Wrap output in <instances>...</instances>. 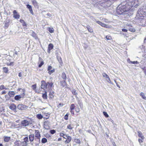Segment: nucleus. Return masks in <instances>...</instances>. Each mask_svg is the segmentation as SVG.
Masks as SVG:
<instances>
[{"label":"nucleus","instance_id":"obj_1","mask_svg":"<svg viewBox=\"0 0 146 146\" xmlns=\"http://www.w3.org/2000/svg\"><path fill=\"white\" fill-rule=\"evenodd\" d=\"M125 2L122 3L117 7V12L119 14H122L123 12L129 10L133 7H136L139 3L137 0H127Z\"/></svg>","mask_w":146,"mask_h":146},{"label":"nucleus","instance_id":"obj_2","mask_svg":"<svg viewBox=\"0 0 146 146\" xmlns=\"http://www.w3.org/2000/svg\"><path fill=\"white\" fill-rule=\"evenodd\" d=\"M145 15H146V5L142 7L138 10L136 19L138 21H140L141 23H145L146 22V19H144Z\"/></svg>","mask_w":146,"mask_h":146},{"label":"nucleus","instance_id":"obj_3","mask_svg":"<svg viewBox=\"0 0 146 146\" xmlns=\"http://www.w3.org/2000/svg\"><path fill=\"white\" fill-rule=\"evenodd\" d=\"M21 123L22 126L26 127L28 126L30 123L29 121L26 120H24L21 121Z\"/></svg>","mask_w":146,"mask_h":146},{"label":"nucleus","instance_id":"obj_4","mask_svg":"<svg viewBox=\"0 0 146 146\" xmlns=\"http://www.w3.org/2000/svg\"><path fill=\"white\" fill-rule=\"evenodd\" d=\"M25 95V94L24 92H23L22 94H21L20 95L16 96L15 97V99L16 100H19L20 99L24 98Z\"/></svg>","mask_w":146,"mask_h":146},{"label":"nucleus","instance_id":"obj_5","mask_svg":"<svg viewBox=\"0 0 146 146\" xmlns=\"http://www.w3.org/2000/svg\"><path fill=\"white\" fill-rule=\"evenodd\" d=\"M17 108L19 110H24L27 109V107L23 104H19L17 106Z\"/></svg>","mask_w":146,"mask_h":146},{"label":"nucleus","instance_id":"obj_6","mask_svg":"<svg viewBox=\"0 0 146 146\" xmlns=\"http://www.w3.org/2000/svg\"><path fill=\"white\" fill-rule=\"evenodd\" d=\"M47 70L48 71V73L50 75L54 72H55L54 69L52 67L50 66H48Z\"/></svg>","mask_w":146,"mask_h":146},{"label":"nucleus","instance_id":"obj_7","mask_svg":"<svg viewBox=\"0 0 146 146\" xmlns=\"http://www.w3.org/2000/svg\"><path fill=\"white\" fill-rule=\"evenodd\" d=\"M13 17L15 19H19V18L20 15L16 11V10H14L13 11Z\"/></svg>","mask_w":146,"mask_h":146},{"label":"nucleus","instance_id":"obj_8","mask_svg":"<svg viewBox=\"0 0 146 146\" xmlns=\"http://www.w3.org/2000/svg\"><path fill=\"white\" fill-rule=\"evenodd\" d=\"M35 137H36L37 139V141L40 143V135L39 132L38 131L36 130L35 132Z\"/></svg>","mask_w":146,"mask_h":146},{"label":"nucleus","instance_id":"obj_9","mask_svg":"<svg viewBox=\"0 0 146 146\" xmlns=\"http://www.w3.org/2000/svg\"><path fill=\"white\" fill-rule=\"evenodd\" d=\"M41 82V88L44 89L45 88H47V83H46L45 81L44 80H42Z\"/></svg>","mask_w":146,"mask_h":146},{"label":"nucleus","instance_id":"obj_10","mask_svg":"<svg viewBox=\"0 0 146 146\" xmlns=\"http://www.w3.org/2000/svg\"><path fill=\"white\" fill-rule=\"evenodd\" d=\"M66 138H65V139H67L64 142L66 143H68L71 141L72 139V137L68 135V136H66Z\"/></svg>","mask_w":146,"mask_h":146},{"label":"nucleus","instance_id":"obj_11","mask_svg":"<svg viewBox=\"0 0 146 146\" xmlns=\"http://www.w3.org/2000/svg\"><path fill=\"white\" fill-rule=\"evenodd\" d=\"M16 106L14 104H12L9 106L10 109L13 111H15L16 110Z\"/></svg>","mask_w":146,"mask_h":146},{"label":"nucleus","instance_id":"obj_12","mask_svg":"<svg viewBox=\"0 0 146 146\" xmlns=\"http://www.w3.org/2000/svg\"><path fill=\"white\" fill-rule=\"evenodd\" d=\"M138 135L142 139H144V136L141 131H138Z\"/></svg>","mask_w":146,"mask_h":146},{"label":"nucleus","instance_id":"obj_13","mask_svg":"<svg viewBox=\"0 0 146 146\" xmlns=\"http://www.w3.org/2000/svg\"><path fill=\"white\" fill-rule=\"evenodd\" d=\"M53 84L52 82L49 83L48 82L47 83V88L50 89L53 86Z\"/></svg>","mask_w":146,"mask_h":146},{"label":"nucleus","instance_id":"obj_14","mask_svg":"<svg viewBox=\"0 0 146 146\" xmlns=\"http://www.w3.org/2000/svg\"><path fill=\"white\" fill-rule=\"evenodd\" d=\"M53 45L52 44H50L48 46V52L50 53V51L53 48Z\"/></svg>","mask_w":146,"mask_h":146},{"label":"nucleus","instance_id":"obj_15","mask_svg":"<svg viewBox=\"0 0 146 146\" xmlns=\"http://www.w3.org/2000/svg\"><path fill=\"white\" fill-rule=\"evenodd\" d=\"M10 22V20L9 19L6 21L4 26L5 28H7L8 27L9 25Z\"/></svg>","mask_w":146,"mask_h":146},{"label":"nucleus","instance_id":"obj_16","mask_svg":"<svg viewBox=\"0 0 146 146\" xmlns=\"http://www.w3.org/2000/svg\"><path fill=\"white\" fill-rule=\"evenodd\" d=\"M4 141L5 142H8L10 139V137L7 136H4L3 137Z\"/></svg>","mask_w":146,"mask_h":146},{"label":"nucleus","instance_id":"obj_17","mask_svg":"<svg viewBox=\"0 0 146 146\" xmlns=\"http://www.w3.org/2000/svg\"><path fill=\"white\" fill-rule=\"evenodd\" d=\"M29 141L31 142L33 141L34 139V134H31L29 136Z\"/></svg>","mask_w":146,"mask_h":146},{"label":"nucleus","instance_id":"obj_18","mask_svg":"<svg viewBox=\"0 0 146 146\" xmlns=\"http://www.w3.org/2000/svg\"><path fill=\"white\" fill-rule=\"evenodd\" d=\"M97 23L101 25L102 27H107V25L102 23L101 22L98 21H97Z\"/></svg>","mask_w":146,"mask_h":146},{"label":"nucleus","instance_id":"obj_19","mask_svg":"<svg viewBox=\"0 0 146 146\" xmlns=\"http://www.w3.org/2000/svg\"><path fill=\"white\" fill-rule=\"evenodd\" d=\"M31 35L36 39H38V37L37 36L36 34L34 32H32V33L31 34Z\"/></svg>","mask_w":146,"mask_h":146},{"label":"nucleus","instance_id":"obj_20","mask_svg":"<svg viewBox=\"0 0 146 146\" xmlns=\"http://www.w3.org/2000/svg\"><path fill=\"white\" fill-rule=\"evenodd\" d=\"M140 95L141 96L143 99L146 100V96L144 93L143 92L141 93L140 94Z\"/></svg>","mask_w":146,"mask_h":146},{"label":"nucleus","instance_id":"obj_21","mask_svg":"<svg viewBox=\"0 0 146 146\" xmlns=\"http://www.w3.org/2000/svg\"><path fill=\"white\" fill-rule=\"evenodd\" d=\"M8 95L10 97L13 96L15 94V92L13 91H10L8 92Z\"/></svg>","mask_w":146,"mask_h":146},{"label":"nucleus","instance_id":"obj_22","mask_svg":"<svg viewBox=\"0 0 146 146\" xmlns=\"http://www.w3.org/2000/svg\"><path fill=\"white\" fill-rule=\"evenodd\" d=\"M61 85L64 87L66 85V83L65 81V80H64V81H61L60 82Z\"/></svg>","mask_w":146,"mask_h":146},{"label":"nucleus","instance_id":"obj_23","mask_svg":"<svg viewBox=\"0 0 146 146\" xmlns=\"http://www.w3.org/2000/svg\"><path fill=\"white\" fill-rule=\"evenodd\" d=\"M86 28L89 32L90 33H92L93 32V29L92 28L90 27L89 26H87Z\"/></svg>","mask_w":146,"mask_h":146},{"label":"nucleus","instance_id":"obj_24","mask_svg":"<svg viewBox=\"0 0 146 146\" xmlns=\"http://www.w3.org/2000/svg\"><path fill=\"white\" fill-rule=\"evenodd\" d=\"M62 77L64 80H66V74L64 72H63L62 73Z\"/></svg>","mask_w":146,"mask_h":146},{"label":"nucleus","instance_id":"obj_25","mask_svg":"<svg viewBox=\"0 0 146 146\" xmlns=\"http://www.w3.org/2000/svg\"><path fill=\"white\" fill-rule=\"evenodd\" d=\"M20 21L21 23H22V25L23 26H25L26 27L27 26V25L26 24L25 22L23 20L20 19Z\"/></svg>","mask_w":146,"mask_h":146},{"label":"nucleus","instance_id":"obj_26","mask_svg":"<svg viewBox=\"0 0 146 146\" xmlns=\"http://www.w3.org/2000/svg\"><path fill=\"white\" fill-rule=\"evenodd\" d=\"M54 92H50L49 94V97L50 98H52L54 97Z\"/></svg>","mask_w":146,"mask_h":146},{"label":"nucleus","instance_id":"obj_27","mask_svg":"<svg viewBox=\"0 0 146 146\" xmlns=\"http://www.w3.org/2000/svg\"><path fill=\"white\" fill-rule=\"evenodd\" d=\"M47 121H45L44 122V127L45 129H48L49 128V127L47 125Z\"/></svg>","mask_w":146,"mask_h":146},{"label":"nucleus","instance_id":"obj_28","mask_svg":"<svg viewBox=\"0 0 146 146\" xmlns=\"http://www.w3.org/2000/svg\"><path fill=\"white\" fill-rule=\"evenodd\" d=\"M36 84L33 85L31 87L33 89L35 90L36 92H37L36 90Z\"/></svg>","mask_w":146,"mask_h":146},{"label":"nucleus","instance_id":"obj_29","mask_svg":"<svg viewBox=\"0 0 146 146\" xmlns=\"http://www.w3.org/2000/svg\"><path fill=\"white\" fill-rule=\"evenodd\" d=\"M60 136L63 137L64 138H66V136H68V135H67L66 134H64L63 133H60Z\"/></svg>","mask_w":146,"mask_h":146},{"label":"nucleus","instance_id":"obj_30","mask_svg":"<svg viewBox=\"0 0 146 146\" xmlns=\"http://www.w3.org/2000/svg\"><path fill=\"white\" fill-rule=\"evenodd\" d=\"M34 6L37 5V3L36 0H31Z\"/></svg>","mask_w":146,"mask_h":146},{"label":"nucleus","instance_id":"obj_31","mask_svg":"<svg viewBox=\"0 0 146 146\" xmlns=\"http://www.w3.org/2000/svg\"><path fill=\"white\" fill-rule=\"evenodd\" d=\"M42 97L44 99H46L47 98V92H45V93L42 94Z\"/></svg>","mask_w":146,"mask_h":146},{"label":"nucleus","instance_id":"obj_32","mask_svg":"<svg viewBox=\"0 0 146 146\" xmlns=\"http://www.w3.org/2000/svg\"><path fill=\"white\" fill-rule=\"evenodd\" d=\"M3 72L5 73H7L8 71V68L6 67H3Z\"/></svg>","mask_w":146,"mask_h":146},{"label":"nucleus","instance_id":"obj_33","mask_svg":"<svg viewBox=\"0 0 146 146\" xmlns=\"http://www.w3.org/2000/svg\"><path fill=\"white\" fill-rule=\"evenodd\" d=\"M129 30L130 31L133 32H134L135 31V29L134 28L131 26L129 28Z\"/></svg>","mask_w":146,"mask_h":146},{"label":"nucleus","instance_id":"obj_34","mask_svg":"<svg viewBox=\"0 0 146 146\" xmlns=\"http://www.w3.org/2000/svg\"><path fill=\"white\" fill-rule=\"evenodd\" d=\"M20 141H15L14 143L15 145L14 146H20Z\"/></svg>","mask_w":146,"mask_h":146},{"label":"nucleus","instance_id":"obj_35","mask_svg":"<svg viewBox=\"0 0 146 146\" xmlns=\"http://www.w3.org/2000/svg\"><path fill=\"white\" fill-rule=\"evenodd\" d=\"M73 128V126L72 125L70 124L67 126V128L69 129H72Z\"/></svg>","mask_w":146,"mask_h":146},{"label":"nucleus","instance_id":"obj_36","mask_svg":"<svg viewBox=\"0 0 146 146\" xmlns=\"http://www.w3.org/2000/svg\"><path fill=\"white\" fill-rule=\"evenodd\" d=\"M24 141L26 142L27 144H28L29 142V141H28V138L27 137H25L24 139Z\"/></svg>","mask_w":146,"mask_h":146},{"label":"nucleus","instance_id":"obj_37","mask_svg":"<svg viewBox=\"0 0 146 146\" xmlns=\"http://www.w3.org/2000/svg\"><path fill=\"white\" fill-rule=\"evenodd\" d=\"M47 141V139L45 138H43L41 140V142L43 143H45Z\"/></svg>","mask_w":146,"mask_h":146},{"label":"nucleus","instance_id":"obj_38","mask_svg":"<svg viewBox=\"0 0 146 146\" xmlns=\"http://www.w3.org/2000/svg\"><path fill=\"white\" fill-rule=\"evenodd\" d=\"M75 108V105L74 104H72L70 105V110H74Z\"/></svg>","mask_w":146,"mask_h":146},{"label":"nucleus","instance_id":"obj_39","mask_svg":"<svg viewBox=\"0 0 146 146\" xmlns=\"http://www.w3.org/2000/svg\"><path fill=\"white\" fill-rule=\"evenodd\" d=\"M37 117L39 119H42V116L41 114H38L37 115Z\"/></svg>","mask_w":146,"mask_h":146},{"label":"nucleus","instance_id":"obj_40","mask_svg":"<svg viewBox=\"0 0 146 146\" xmlns=\"http://www.w3.org/2000/svg\"><path fill=\"white\" fill-rule=\"evenodd\" d=\"M106 80L108 82L110 83L111 84H113V83L111 81L110 79V78L109 77H108V78H107Z\"/></svg>","mask_w":146,"mask_h":146},{"label":"nucleus","instance_id":"obj_41","mask_svg":"<svg viewBox=\"0 0 146 146\" xmlns=\"http://www.w3.org/2000/svg\"><path fill=\"white\" fill-rule=\"evenodd\" d=\"M57 59H58V61H59V62H60V63L61 62H62V59H61V57H60L58 56H57Z\"/></svg>","mask_w":146,"mask_h":146},{"label":"nucleus","instance_id":"obj_42","mask_svg":"<svg viewBox=\"0 0 146 146\" xmlns=\"http://www.w3.org/2000/svg\"><path fill=\"white\" fill-rule=\"evenodd\" d=\"M7 89V88H6L3 85H1L0 86V90L2 89Z\"/></svg>","mask_w":146,"mask_h":146},{"label":"nucleus","instance_id":"obj_43","mask_svg":"<svg viewBox=\"0 0 146 146\" xmlns=\"http://www.w3.org/2000/svg\"><path fill=\"white\" fill-rule=\"evenodd\" d=\"M102 75L104 77H105L107 78H108V77H109L108 75L106 73H103L102 74Z\"/></svg>","mask_w":146,"mask_h":146},{"label":"nucleus","instance_id":"obj_44","mask_svg":"<svg viewBox=\"0 0 146 146\" xmlns=\"http://www.w3.org/2000/svg\"><path fill=\"white\" fill-rule=\"evenodd\" d=\"M72 94L74 95H77L78 94V93L76 92V91L74 90H73L72 91Z\"/></svg>","mask_w":146,"mask_h":146},{"label":"nucleus","instance_id":"obj_45","mask_svg":"<svg viewBox=\"0 0 146 146\" xmlns=\"http://www.w3.org/2000/svg\"><path fill=\"white\" fill-rule=\"evenodd\" d=\"M21 143L22 146H27L28 144L24 141H23Z\"/></svg>","mask_w":146,"mask_h":146},{"label":"nucleus","instance_id":"obj_46","mask_svg":"<svg viewBox=\"0 0 146 146\" xmlns=\"http://www.w3.org/2000/svg\"><path fill=\"white\" fill-rule=\"evenodd\" d=\"M49 31L50 33H53L54 32V30L53 28H49Z\"/></svg>","mask_w":146,"mask_h":146},{"label":"nucleus","instance_id":"obj_47","mask_svg":"<svg viewBox=\"0 0 146 146\" xmlns=\"http://www.w3.org/2000/svg\"><path fill=\"white\" fill-rule=\"evenodd\" d=\"M106 39L108 40H110L111 39V37L109 35H107L106 37Z\"/></svg>","mask_w":146,"mask_h":146},{"label":"nucleus","instance_id":"obj_48","mask_svg":"<svg viewBox=\"0 0 146 146\" xmlns=\"http://www.w3.org/2000/svg\"><path fill=\"white\" fill-rule=\"evenodd\" d=\"M104 115H105V116L106 117H109V115L106 112H103Z\"/></svg>","mask_w":146,"mask_h":146},{"label":"nucleus","instance_id":"obj_49","mask_svg":"<svg viewBox=\"0 0 146 146\" xmlns=\"http://www.w3.org/2000/svg\"><path fill=\"white\" fill-rule=\"evenodd\" d=\"M68 114H66L64 116V118L65 120H67L68 119Z\"/></svg>","mask_w":146,"mask_h":146},{"label":"nucleus","instance_id":"obj_50","mask_svg":"<svg viewBox=\"0 0 146 146\" xmlns=\"http://www.w3.org/2000/svg\"><path fill=\"white\" fill-rule=\"evenodd\" d=\"M55 131L54 129L50 131V133L52 134H54L55 133Z\"/></svg>","mask_w":146,"mask_h":146},{"label":"nucleus","instance_id":"obj_51","mask_svg":"<svg viewBox=\"0 0 146 146\" xmlns=\"http://www.w3.org/2000/svg\"><path fill=\"white\" fill-rule=\"evenodd\" d=\"M44 62L43 61H42L39 65L38 67H41L44 64Z\"/></svg>","mask_w":146,"mask_h":146},{"label":"nucleus","instance_id":"obj_52","mask_svg":"<svg viewBox=\"0 0 146 146\" xmlns=\"http://www.w3.org/2000/svg\"><path fill=\"white\" fill-rule=\"evenodd\" d=\"M27 8L29 9L32 8V7L31 5H27Z\"/></svg>","mask_w":146,"mask_h":146},{"label":"nucleus","instance_id":"obj_53","mask_svg":"<svg viewBox=\"0 0 146 146\" xmlns=\"http://www.w3.org/2000/svg\"><path fill=\"white\" fill-rule=\"evenodd\" d=\"M131 62V63L133 64H138L139 63L137 61H134L133 62Z\"/></svg>","mask_w":146,"mask_h":146},{"label":"nucleus","instance_id":"obj_54","mask_svg":"<svg viewBox=\"0 0 146 146\" xmlns=\"http://www.w3.org/2000/svg\"><path fill=\"white\" fill-rule=\"evenodd\" d=\"M143 139H138V141L139 142V143L141 145V143H142L143 142V140H142Z\"/></svg>","mask_w":146,"mask_h":146},{"label":"nucleus","instance_id":"obj_55","mask_svg":"<svg viewBox=\"0 0 146 146\" xmlns=\"http://www.w3.org/2000/svg\"><path fill=\"white\" fill-rule=\"evenodd\" d=\"M76 143H79V144L80 143V140H79V139H77L76 140Z\"/></svg>","mask_w":146,"mask_h":146},{"label":"nucleus","instance_id":"obj_56","mask_svg":"<svg viewBox=\"0 0 146 146\" xmlns=\"http://www.w3.org/2000/svg\"><path fill=\"white\" fill-rule=\"evenodd\" d=\"M29 10L30 12V13L32 14H33V10L32 9V8H31V9H29Z\"/></svg>","mask_w":146,"mask_h":146},{"label":"nucleus","instance_id":"obj_57","mask_svg":"<svg viewBox=\"0 0 146 146\" xmlns=\"http://www.w3.org/2000/svg\"><path fill=\"white\" fill-rule=\"evenodd\" d=\"M46 117H45L44 118H46V119H47L49 118V114L46 115Z\"/></svg>","mask_w":146,"mask_h":146},{"label":"nucleus","instance_id":"obj_58","mask_svg":"<svg viewBox=\"0 0 146 146\" xmlns=\"http://www.w3.org/2000/svg\"><path fill=\"white\" fill-rule=\"evenodd\" d=\"M6 93V92L5 91H3L1 92V94H5Z\"/></svg>","mask_w":146,"mask_h":146},{"label":"nucleus","instance_id":"obj_59","mask_svg":"<svg viewBox=\"0 0 146 146\" xmlns=\"http://www.w3.org/2000/svg\"><path fill=\"white\" fill-rule=\"evenodd\" d=\"M73 110H70V112L72 114H74V111H73Z\"/></svg>","mask_w":146,"mask_h":146},{"label":"nucleus","instance_id":"obj_60","mask_svg":"<svg viewBox=\"0 0 146 146\" xmlns=\"http://www.w3.org/2000/svg\"><path fill=\"white\" fill-rule=\"evenodd\" d=\"M122 31L123 32H127V30L126 29H122Z\"/></svg>","mask_w":146,"mask_h":146},{"label":"nucleus","instance_id":"obj_61","mask_svg":"<svg viewBox=\"0 0 146 146\" xmlns=\"http://www.w3.org/2000/svg\"><path fill=\"white\" fill-rule=\"evenodd\" d=\"M19 76L20 77H21L22 76V75L21 72H20L19 73Z\"/></svg>","mask_w":146,"mask_h":146},{"label":"nucleus","instance_id":"obj_62","mask_svg":"<svg viewBox=\"0 0 146 146\" xmlns=\"http://www.w3.org/2000/svg\"><path fill=\"white\" fill-rule=\"evenodd\" d=\"M75 111L76 112H78L80 111V110L79 109H75Z\"/></svg>","mask_w":146,"mask_h":146},{"label":"nucleus","instance_id":"obj_63","mask_svg":"<svg viewBox=\"0 0 146 146\" xmlns=\"http://www.w3.org/2000/svg\"><path fill=\"white\" fill-rule=\"evenodd\" d=\"M62 140V138L60 137V138H59L58 139V141H61Z\"/></svg>","mask_w":146,"mask_h":146},{"label":"nucleus","instance_id":"obj_64","mask_svg":"<svg viewBox=\"0 0 146 146\" xmlns=\"http://www.w3.org/2000/svg\"><path fill=\"white\" fill-rule=\"evenodd\" d=\"M12 63H13V62H11V63H10L9 64H7V65L8 66H10V65H11Z\"/></svg>","mask_w":146,"mask_h":146}]
</instances>
